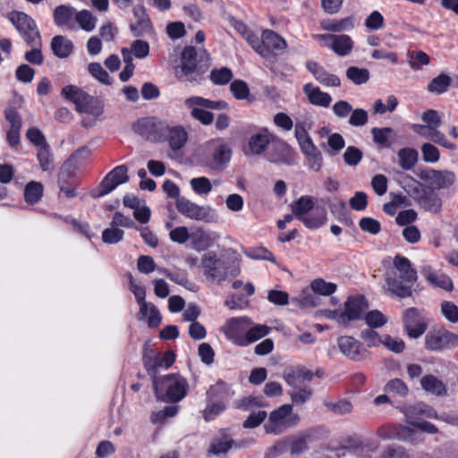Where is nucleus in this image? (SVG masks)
Wrapping results in <instances>:
<instances>
[{
	"label": "nucleus",
	"instance_id": "nucleus-46",
	"mask_svg": "<svg viewBox=\"0 0 458 458\" xmlns=\"http://www.w3.org/2000/svg\"><path fill=\"white\" fill-rule=\"evenodd\" d=\"M408 64L414 71L421 69L422 65H428L430 63L428 55L423 51H409L407 54Z\"/></svg>",
	"mask_w": 458,
	"mask_h": 458
},
{
	"label": "nucleus",
	"instance_id": "nucleus-5",
	"mask_svg": "<svg viewBox=\"0 0 458 458\" xmlns=\"http://www.w3.org/2000/svg\"><path fill=\"white\" fill-rule=\"evenodd\" d=\"M8 19L30 47H41V37L35 21L27 13L13 11Z\"/></svg>",
	"mask_w": 458,
	"mask_h": 458
},
{
	"label": "nucleus",
	"instance_id": "nucleus-27",
	"mask_svg": "<svg viewBox=\"0 0 458 458\" xmlns=\"http://www.w3.org/2000/svg\"><path fill=\"white\" fill-rule=\"evenodd\" d=\"M387 291L391 295L399 298H408L412 295V284L414 283H404L396 274L389 275L386 279Z\"/></svg>",
	"mask_w": 458,
	"mask_h": 458
},
{
	"label": "nucleus",
	"instance_id": "nucleus-44",
	"mask_svg": "<svg viewBox=\"0 0 458 458\" xmlns=\"http://www.w3.org/2000/svg\"><path fill=\"white\" fill-rule=\"evenodd\" d=\"M346 77L355 85H361L369 81L370 78V72L366 68L350 66L346 70Z\"/></svg>",
	"mask_w": 458,
	"mask_h": 458
},
{
	"label": "nucleus",
	"instance_id": "nucleus-61",
	"mask_svg": "<svg viewBox=\"0 0 458 458\" xmlns=\"http://www.w3.org/2000/svg\"><path fill=\"white\" fill-rule=\"evenodd\" d=\"M230 90L235 98L239 100L247 99L250 96V89L247 83L242 80H235L230 85Z\"/></svg>",
	"mask_w": 458,
	"mask_h": 458
},
{
	"label": "nucleus",
	"instance_id": "nucleus-45",
	"mask_svg": "<svg viewBox=\"0 0 458 458\" xmlns=\"http://www.w3.org/2000/svg\"><path fill=\"white\" fill-rule=\"evenodd\" d=\"M75 20L85 31L90 32L96 28L97 18L88 10L77 12Z\"/></svg>",
	"mask_w": 458,
	"mask_h": 458
},
{
	"label": "nucleus",
	"instance_id": "nucleus-41",
	"mask_svg": "<svg viewBox=\"0 0 458 458\" xmlns=\"http://www.w3.org/2000/svg\"><path fill=\"white\" fill-rule=\"evenodd\" d=\"M143 363L145 369L147 370L148 376L151 377L152 384H154L155 381L160 379V377H157L158 369L160 368H164L162 365L160 353L156 354L153 357L144 356Z\"/></svg>",
	"mask_w": 458,
	"mask_h": 458
},
{
	"label": "nucleus",
	"instance_id": "nucleus-57",
	"mask_svg": "<svg viewBox=\"0 0 458 458\" xmlns=\"http://www.w3.org/2000/svg\"><path fill=\"white\" fill-rule=\"evenodd\" d=\"M37 158L43 171H49L53 167V157L49 146L47 145L38 149Z\"/></svg>",
	"mask_w": 458,
	"mask_h": 458
},
{
	"label": "nucleus",
	"instance_id": "nucleus-12",
	"mask_svg": "<svg viewBox=\"0 0 458 458\" xmlns=\"http://www.w3.org/2000/svg\"><path fill=\"white\" fill-rule=\"evenodd\" d=\"M458 345V335L444 328L429 332L425 336V347L428 351H441Z\"/></svg>",
	"mask_w": 458,
	"mask_h": 458
},
{
	"label": "nucleus",
	"instance_id": "nucleus-63",
	"mask_svg": "<svg viewBox=\"0 0 458 458\" xmlns=\"http://www.w3.org/2000/svg\"><path fill=\"white\" fill-rule=\"evenodd\" d=\"M325 405L334 413L344 415L348 414L352 410V404L346 400H340L336 403L326 402Z\"/></svg>",
	"mask_w": 458,
	"mask_h": 458
},
{
	"label": "nucleus",
	"instance_id": "nucleus-56",
	"mask_svg": "<svg viewBox=\"0 0 458 458\" xmlns=\"http://www.w3.org/2000/svg\"><path fill=\"white\" fill-rule=\"evenodd\" d=\"M441 313L450 323H458V306L453 301H444L441 302Z\"/></svg>",
	"mask_w": 458,
	"mask_h": 458
},
{
	"label": "nucleus",
	"instance_id": "nucleus-15",
	"mask_svg": "<svg viewBox=\"0 0 458 458\" xmlns=\"http://www.w3.org/2000/svg\"><path fill=\"white\" fill-rule=\"evenodd\" d=\"M420 179L427 182L434 189H445L452 186L455 181V174L451 171H438L432 168L420 169L418 172Z\"/></svg>",
	"mask_w": 458,
	"mask_h": 458
},
{
	"label": "nucleus",
	"instance_id": "nucleus-64",
	"mask_svg": "<svg viewBox=\"0 0 458 458\" xmlns=\"http://www.w3.org/2000/svg\"><path fill=\"white\" fill-rule=\"evenodd\" d=\"M362 156V152L358 148L350 146L346 148L343 157L347 165L355 166L360 162Z\"/></svg>",
	"mask_w": 458,
	"mask_h": 458
},
{
	"label": "nucleus",
	"instance_id": "nucleus-8",
	"mask_svg": "<svg viewBox=\"0 0 458 458\" xmlns=\"http://www.w3.org/2000/svg\"><path fill=\"white\" fill-rule=\"evenodd\" d=\"M166 123L153 117H145L133 125L136 133L150 141H163Z\"/></svg>",
	"mask_w": 458,
	"mask_h": 458
},
{
	"label": "nucleus",
	"instance_id": "nucleus-22",
	"mask_svg": "<svg viewBox=\"0 0 458 458\" xmlns=\"http://www.w3.org/2000/svg\"><path fill=\"white\" fill-rule=\"evenodd\" d=\"M403 411L407 422L412 426L419 422L418 420L421 417L430 419L437 418V412L436 410L423 403L406 406L403 408Z\"/></svg>",
	"mask_w": 458,
	"mask_h": 458
},
{
	"label": "nucleus",
	"instance_id": "nucleus-37",
	"mask_svg": "<svg viewBox=\"0 0 458 458\" xmlns=\"http://www.w3.org/2000/svg\"><path fill=\"white\" fill-rule=\"evenodd\" d=\"M77 111L98 117L103 114L104 105L98 98L88 95Z\"/></svg>",
	"mask_w": 458,
	"mask_h": 458
},
{
	"label": "nucleus",
	"instance_id": "nucleus-58",
	"mask_svg": "<svg viewBox=\"0 0 458 458\" xmlns=\"http://www.w3.org/2000/svg\"><path fill=\"white\" fill-rule=\"evenodd\" d=\"M192 190L199 195H207L212 191V185L208 178L197 177L190 182Z\"/></svg>",
	"mask_w": 458,
	"mask_h": 458
},
{
	"label": "nucleus",
	"instance_id": "nucleus-6",
	"mask_svg": "<svg viewBox=\"0 0 458 458\" xmlns=\"http://www.w3.org/2000/svg\"><path fill=\"white\" fill-rule=\"evenodd\" d=\"M185 105L191 109V116L204 125L213 123L214 115L205 109L221 110L227 107L224 101H213L201 97H191L185 100Z\"/></svg>",
	"mask_w": 458,
	"mask_h": 458
},
{
	"label": "nucleus",
	"instance_id": "nucleus-16",
	"mask_svg": "<svg viewBox=\"0 0 458 458\" xmlns=\"http://www.w3.org/2000/svg\"><path fill=\"white\" fill-rule=\"evenodd\" d=\"M404 329L411 338L421 336L427 328V326L416 308H409L404 310L403 316Z\"/></svg>",
	"mask_w": 458,
	"mask_h": 458
},
{
	"label": "nucleus",
	"instance_id": "nucleus-52",
	"mask_svg": "<svg viewBox=\"0 0 458 458\" xmlns=\"http://www.w3.org/2000/svg\"><path fill=\"white\" fill-rule=\"evenodd\" d=\"M269 328L267 326L256 325L254 327H249L247 329V335L245 340L247 341L246 346L261 339L267 335Z\"/></svg>",
	"mask_w": 458,
	"mask_h": 458
},
{
	"label": "nucleus",
	"instance_id": "nucleus-51",
	"mask_svg": "<svg viewBox=\"0 0 458 458\" xmlns=\"http://www.w3.org/2000/svg\"><path fill=\"white\" fill-rule=\"evenodd\" d=\"M233 79V72L227 67L213 69L210 72V80L216 85H225Z\"/></svg>",
	"mask_w": 458,
	"mask_h": 458
},
{
	"label": "nucleus",
	"instance_id": "nucleus-4",
	"mask_svg": "<svg viewBox=\"0 0 458 458\" xmlns=\"http://www.w3.org/2000/svg\"><path fill=\"white\" fill-rule=\"evenodd\" d=\"M300 420L299 414L293 412V404H283L270 412L264 430L267 434L281 435L288 428L297 427Z\"/></svg>",
	"mask_w": 458,
	"mask_h": 458
},
{
	"label": "nucleus",
	"instance_id": "nucleus-59",
	"mask_svg": "<svg viewBox=\"0 0 458 458\" xmlns=\"http://www.w3.org/2000/svg\"><path fill=\"white\" fill-rule=\"evenodd\" d=\"M360 338L369 348L379 346L383 342V336H380L372 327L363 329L360 332Z\"/></svg>",
	"mask_w": 458,
	"mask_h": 458
},
{
	"label": "nucleus",
	"instance_id": "nucleus-43",
	"mask_svg": "<svg viewBox=\"0 0 458 458\" xmlns=\"http://www.w3.org/2000/svg\"><path fill=\"white\" fill-rule=\"evenodd\" d=\"M43 196V185L38 182H30L24 190V199L29 204H35Z\"/></svg>",
	"mask_w": 458,
	"mask_h": 458
},
{
	"label": "nucleus",
	"instance_id": "nucleus-35",
	"mask_svg": "<svg viewBox=\"0 0 458 458\" xmlns=\"http://www.w3.org/2000/svg\"><path fill=\"white\" fill-rule=\"evenodd\" d=\"M320 26L328 31H348L354 28V19L349 16L340 20H324L320 22Z\"/></svg>",
	"mask_w": 458,
	"mask_h": 458
},
{
	"label": "nucleus",
	"instance_id": "nucleus-32",
	"mask_svg": "<svg viewBox=\"0 0 458 458\" xmlns=\"http://www.w3.org/2000/svg\"><path fill=\"white\" fill-rule=\"evenodd\" d=\"M303 92L310 103L314 106L328 107L332 102V98L328 93L323 92L318 87H315L311 83L303 86Z\"/></svg>",
	"mask_w": 458,
	"mask_h": 458
},
{
	"label": "nucleus",
	"instance_id": "nucleus-20",
	"mask_svg": "<svg viewBox=\"0 0 458 458\" xmlns=\"http://www.w3.org/2000/svg\"><path fill=\"white\" fill-rule=\"evenodd\" d=\"M413 130L425 139H428L436 144L445 148L449 150H456V145L449 141L445 135L435 127H428V125L415 124Z\"/></svg>",
	"mask_w": 458,
	"mask_h": 458
},
{
	"label": "nucleus",
	"instance_id": "nucleus-60",
	"mask_svg": "<svg viewBox=\"0 0 458 458\" xmlns=\"http://www.w3.org/2000/svg\"><path fill=\"white\" fill-rule=\"evenodd\" d=\"M124 232L122 229L111 227L106 228L102 233V241L107 244H116L123 238Z\"/></svg>",
	"mask_w": 458,
	"mask_h": 458
},
{
	"label": "nucleus",
	"instance_id": "nucleus-47",
	"mask_svg": "<svg viewBox=\"0 0 458 458\" xmlns=\"http://www.w3.org/2000/svg\"><path fill=\"white\" fill-rule=\"evenodd\" d=\"M313 394L312 389L308 386L293 388L289 392V395L293 404L302 405L308 402Z\"/></svg>",
	"mask_w": 458,
	"mask_h": 458
},
{
	"label": "nucleus",
	"instance_id": "nucleus-28",
	"mask_svg": "<svg viewBox=\"0 0 458 458\" xmlns=\"http://www.w3.org/2000/svg\"><path fill=\"white\" fill-rule=\"evenodd\" d=\"M231 148L227 144L214 143L211 147L212 161L210 167L215 170H222L231 159Z\"/></svg>",
	"mask_w": 458,
	"mask_h": 458
},
{
	"label": "nucleus",
	"instance_id": "nucleus-2",
	"mask_svg": "<svg viewBox=\"0 0 458 458\" xmlns=\"http://www.w3.org/2000/svg\"><path fill=\"white\" fill-rule=\"evenodd\" d=\"M153 387L158 400L176 403L186 396L189 385L183 377L169 374L155 381Z\"/></svg>",
	"mask_w": 458,
	"mask_h": 458
},
{
	"label": "nucleus",
	"instance_id": "nucleus-25",
	"mask_svg": "<svg viewBox=\"0 0 458 458\" xmlns=\"http://www.w3.org/2000/svg\"><path fill=\"white\" fill-rule=\"evenodd\" d=\"M394 269L392 275L396 274L404 283H415L417 280V272L411 267V261L401 255H396L393 261Z\"/></svg>",
	"mask_w": 458,
	"mask_h": 458
},
{
	"label": "nucleus",
	"instance_id": "nucleus-36",
	"mask_svg": "<svg viewBox=\"0 0 458 458\" xmlns=\"http://www.w3.org/2000/svg\"><path fill=\"white\" fill-rule=\"evenodd\" d=\"M453 82L452 78L445 74L440 73L437 77L433 78L427 86V89L430 93L443 94L445 93Z\"/></svg>",
	"mask_w": 458,
	"mask_h": 458
},
{
	"label": "nucleus",
	"instance_id": "nucleus-33",
	"mask_svg": "<svg viewBox=\"0 0 458 458\" xmlns=\"http://www.w3.org/2000/svg\"><path fill=\"white\" fill-rule=\"evenodd\" d=\"M416 200L426 211L438 213L441 210V198L433 190L423 191L421 195L416 198Z\"/></svg>",
	"mask_w": 458,
	"mask_h": 458
},
{
	"label": "nucleus",
	"instance_id": "nucleus-21",
	"mask_svg": "<svg viewBox=\"0 0 458 458\" xmlns=\"http://www.w3.org/2000/svg\"><path fill=\"white\" fill-rule=\"evenodd\" d=\"M306 68L312 73L318 82L326 87H340L341 80L338 76L329 73L322 65L315 61H308Z\"/></svg>",
	"mask_w": 458,
	"mask_h": 458
},
{
	"label": "nucleus",
	"instance_id": "nucleus-17",
	"mask_svg": "<svg viewBox=\"0 0 458 458\" xmlns=\"http://www.w3.org/2000/svg\"><path fill=\"white\" fill-rule=\"evenodd\" d=\"M249 445L247 441H242L235 443L228 435L226 429H221L219 431V437L215 438L209 447V454L220 456L225 454L233 446L236 448H244Z\"/></svg>",
	"mask_w": 458,
	"mask_h": 458
},
{
	"label": "nucleus",
	"instance_id": "nucleus-38",
	"mask_svg": "<svg viewBox=\"0 0 458 458\" xmlns=\"http://www.w3.org/2000/svg\"><path fill=\"white\" fill-rule=\"evenodd\" d=\"M353 42L348 35H335L331 49L338 55H347L352 49Z\"/></svg>",
	"mask_w": 458,
	"mask_h": 458
},
{
	"label": "nucleus",
	"instance_id": "nucleus-53",
	"mask_svg": "<svg viewBox=\"0 0 458 458\" xmlns=\"http://www.w3.org/2000/svg\"><path fill=\"white\" fill-rule=\"evenodd\" d=\"M366 324L372 328L381 327L387 322V318L379 310H373L364 316Z\"/></svg>",
	"mask_w": 458,
	"mask_h": 458
},
{
	"label": "nucleus",
	"instance_id": "nucleus-40",
	"mask_svg": "<svg viewBox=\"0 0 458 458\" xmlns=\"http://www.w3.org/2000/svg\"><path fill=\"white\" fill-rule=\"evenodd\" d=\"M62 95L76 106V110L81 106L89 94L75 85H68L63 88Z\"/></svg>",
	"mask_w": 458,
	"mask_h": 458
},
{
	"label": "nucleus",
	"instance_id": "nucleus-39",
	"mask_svg": "<svg viewBox=\"0 0 458 458\" xmlns=\"http://www.w3.org/2000/svg\"><path fill=\"white\" fill-rule=\"evenodd\" d=\"M75 8L67 5H59L54 11V21L57 26H67L75 18Z\"/></svg>",
	"mask_w": 458,
	"mask_h": 458
},
{
	"label": "nucleus",
	"instance_id": "nucleus-29",
	"mask_svg": "<svg viewBox=\"0 0 458 458\" xmlns=\"http://www.w3.org/2000/svg\"><path fill=\"white\" fill-rule=\"evenodd\" d=\"M168 140L169 146L173 150L181 149L188 140V134L182 126H169L164 131V140Z\"/></svg>",
	"mask_w": 458,
	"mask_h": 458
},
{
	"label": "nucleus",
	"instance_id": "nucleus-3",
	"mask_svg": "<svg viewBox=\"0 0 458 458\" xmlns=\"http://www.w3.org/2000/svg\"><path fill=\"white\" fill-rule=\"evenodd\" d=\"M200 268L209 281L217 284L225 281L229 276H236L240 274L239 267H230L216 251H208L201 257Z\"/></svg>",
	"mask_w": 458,
	"mask_h": 458
},
{
	"label": "nucleus",
	"instance_id": "nucleus-54",
	"mask_svg": "<svg viewBox=\"0 0 458 458\" xmlns=\"http://www.w3.org/2000/svg\"><path fill=\"white\" fill-rule=\"evenodd\" d=\"M88 71L92 77L105 85L111 84V79L108 72L98 63H91L88 66Z\"/></svg>",
	"mask_w": 458,
	"mask_h": 458
},
{
	"label": "nucleus",
	"instance_id": "nucleus-1",
	"mask_svg": "<svg viewBox=\"0 0 458 458\" xmlns=\"http://www.w3.org/2000/svg\"><path fill=\"white\" fill-rule=\"evenodd\" d=\"M294 216L309 229H318L327 221V212L324 206L315 205L311 196H301L291 204Z\"/></svg>",
	"mask_w": 458,
	"mask_h": 458
},
{
	"label": "nucleus",
	"instance_id": "nucleus-13",
	"mask_svg": "<svg viewBox=\"0 0 458 458\" xmlns=\"http://www.w3.org/2000/svg\"><path fill=\"white\" fill-rule=\"evenodd\" d=\"M250 325L251 321L246 317L233 318L227 321L224 332L226 337L236 345L246 346L247 329Z\"/></svg>",
	"mask_w": 458,
	"mask_h": 458
},
{
	"label": "nucleus",
	"instance_id": "nucleus-10",
	"mask_svg": "<svg viewBox=\"0 0 458 458\" xmlns=\"http://www.w3.org/2000/svg\"><path fill=\"white\" fill-rule=\"evenodd\" d=\"M175 206L180 214L190 219L202 222L211 221V208L208 206H199L184 197L178 198Z\"/></svg>",
	"mask_w": 458,
	"mask_h": 458
},
{
	"label": "nucleus",
	"instance_id": "nucleus-11",
	"mask_svg": "<svg viewBox=\"0 0 458 458\" xmlns=\"http://www.w3.org/2000/svg\"><path fill=\"white\" fill-rule=\"evenodd\" d=\"M198 50L191 46L185 47L181 56V65L175 69L176 77L184 81L195 80Z\"/></svg>",
	"mask_w": 458,
	"mask_h": 458
},
{
	"label": "nucleus",
	"instance_id": "nucleus-31",
	"mask_svg": "<svg viewBox=\"0 0 458 458\" xmlns=\"http://www.w3.org/2000/svg\"><path fill=\"white\" fill-rule=\"evenodd\" d=\"M421 388L433 395L444 397L447 395L446 385L434 375L428 374L420 378Z\"/></svg>",
	"mask_w": 458,
	"mask_h": 458
},
{
	"label": "nucleus",
	"instance_id": "nucleus-19",
	"mask_svg": "<svg viewBox=\"0 0 458 458\" xmlns=\"http://www.w3.org/2000/svg\"><path fill=\"white\" fill-rule=\"evenodd\" d=\"M275 136L267 129H261L251 135L248 141V148L250 154L260 156L269 149Z\"/></svg>",
	"mask_w": 458,
	"mask_h": 458
},
{
	"label": "nucleus",
	"instance_id": "nucleus-14",
	"mask_svg": "<svg viewBox=\"0 0 458 458\" xmlns=\"http://www.w3.org/2000/svg\"><path fill=\"white\" fill-rule=\"evenodd\" d=\"M337 346L341 353L352 361L366 360L369 355V352L362 346V344L350 335L338 337Z\"/></svg>",
	"mask_w": 458,
	"mask_h": 458
},
{
	"label": "nucleus",
	"instance_id": "nucleus-34",
	"mask_svg": "<svg viewBox=\"0 0 458 458\" xmlns=\"http://www.w3.org/2000/svg\"><path fill=\"white\" fill-rule=\"evenodd\" d=\"M51 50L59 58H67L73 51V45L71 40L64 36L57 35L52 38Z\"/></svg>",
	"mask_w": 458,
	"mask_h": 458
},
{
	"label": "nucleus",
	"instance_id": "nucleus-55",
	"mask_svg": "<svg viewBox=\"0 0 458 458\" xmlns=\"http://www.w3.org/2000/svg\"><path fill=\"white\" fill-rule=\"evenodd\" d=\"M385 391L389 394H394L404 397L408 394L409 388L402 379L394 378L386 385Z\"/></svg>",
	"mask_w": 458,
	"mask_h": 458
},
{
	"label": "nucleus",
	"instance_id": "nucleus-26",
	"mask_svg": "<svg viewBox=\"0 0 458 458\" xmlns=\"http://www.w3.org/2000/svg\"><path fill=\"white\" fill-rule=\"evenodd\" d=\"M262 44H264V48L267 52L266 55H261L265 58H269L273 51H281L287 47L284 38L271 30H263Z\"/></svg>",
	"mask_w": 458,
	"mask_h": 458
},
{
	"label": "nucleus",
	"instance_id": "nucleus-48",
	"mask_svg": "<svg viewBox=\"0 0 458 458\" xmlns=\"http://www.w3.org/2000/svg\"><path fill=\"white\" fill-rule=\"evenodd\" d=\"M371 134L373 136V140L376 144L383 146V147H390L391 140L393 136V130L388 127L385 128H372Z\"/></svg>",
	"mask_w": 458,
	"mask_h": 458
},
{
	"label": "nucleus",
	"instance_id": "nucleus-49",
	"mask_svg": "<svg viewBox=\"0 0 458 458\" xmlns=\"http://www.w3.org/2000/svg\"><path fill=\"white\" fill-rule=\"evenodd\" d=\"M310 288L314 293L329 296L336 291V284L334 283L326 282L324 279L318 278L311 282Z\"/></svg>",
	"mask_w": 458,
	"mask_h": 458
},
{
	"label": "nucleus",
	"instance_id": "nucleus-7",
	"mask_svg": "<svg viewBox=\"0 0 458 458\" xmlns=\"http://www.w3.org/2000/svg\"><path fill=\"white\" fill-rule=\"evenodd\" d=\"M129 181L128 168L124 165H118L110 171L101 181L99 187L91 193L92 197H103L114 191L120 184Z\"/></svg>",
	"mask_w": 458,
	"mask_h": 458
},
{
	"label": "nucleus",
	"instance_id": "nucleus-30",
	"mask_svg": "<svg viewBox=\"0 0 458 458\" xmlns=\"http://www.w3.org/2000/svg\"><path fill=\"white\" fill-rule=\"evenodd\" d=\"M420 273L425 279L435 287H438L448 292L452 291L454 288L453 281L448 276L437 273L428 266L424 267Z\"/></svg>",
	"mask_w": 458,
	"mask_h": 458
},
{
	"label": "nucleus",
	"instance_id": "nucleus-62",
	"mask_svg": "<svg viewBox=\"0 0 458 458\" xmlns=\"http://www.w3.org/2000/svg\"><path fill=\"white\" fill-rule=\"evenodd\" d=\"M369 120V115L366 110L362 108L352 109L349 117V124L354 127L364 126Z\"/></svg>",
	"mask_w": 458,
	"mask_h": 458
},
{
	"label": "nucleus",
	"instance_id": "nucleus-42",
	"mask_svg": "<svg viewBox=\"0 0 458 458\" xmlns=\"http://www.w3.org/2000/svg\"><path fill=\"white\" fill-rule=\"evenodd\" d=\"M399 164L403 170L411 169L418 160V152L411 148H403L398 152Z\"/></svg>",
	"mask_w": 458,
	"mask_h": 458
},
{
	"label": "nucleus",
	"instance_id": "nucleus-18",
	"mask_svg": "<svg viewBox=\"0 0 458 458\" xmlns=\"http://www.w3.org/2000/svg\"><path fill=\"white\" fill-rule=\"evenodd\" d=\"M369 305L364 296H351L344 302V315H343L347 323L353 320L363 318V314L368 310Z\"/></svg>",
	"mask_w": 458,
	"mask_h": 458
},
{
	"label": "nucleus",
	"instance_id": "nucleus-9",
	"mask_svg": "<svg viewBox=\"0 0 458 458\" xmlns=\"http://www.w3.org/2000/svg\"><path fill=\"white\" fill-rule=\"evenodd\" d=\"M294 157L295 152L293 148L276 137L274 138L269 149L266 154V159L268 162L286 165H294Z\"/></svg>",
	"mask_w": 458,
	"mask_h": 458
},
{
	"label": "nucleus",
	"instance_id": "nucleus-23",
	"mask_svg": "<svg viewBox=\"0 0 458 458\" xmlns=\"http://www.w3.org/2000/svg\"><path fill=\"white\" fill-rule=\"evenodd\" d=\"M313 377V373L303 367L290 368L283 375L285 382L293 388L306 386L305 383L310 382Z\"/></svg>",
	"mask_w": 458,
	"mask_h": 458
},
{
	"label": "nucleus",
	"instance_id": "nucleus-24",
	"mask_svg": "<svg viewBox=\"0 0 458 458\" xmlns=\"http://www.w3.org/2000/svg\"><path fill=\"white\" fill-rule=\"evenodd\" d=\"M216 237H213L202 227H194L190 232L191 247L197 251H203L214 245Z\"/></svg>",
	"mask_w": 458,
	"mask_h": 458
},
{
	"label": "nucleus",
	"instance_id": "nucleus-50",
	"mask_svg": "<svg viewBox=\"0 0 458 458\" xmlns=\"http://www.w3.org/2000/svg\"><path fill=\"white\" fill-rule=\"evenodd\" d=\"M242 36L249 43V45L259 54V55H266L267 54V50L264 48V44H262V38H259L256 34H254L247 27H243Z\"/></svg>",
	"mask_w": 458,
	"mask_h": 458
}]
</instances>
